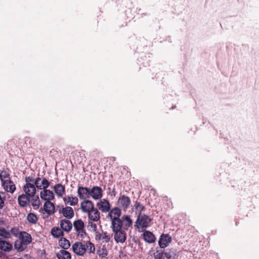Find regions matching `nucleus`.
<instances>
[{"instance_id": "obj_39", "label": "nucleus", "mask_w": 259, "mask_h": 259, "mask_svg": "<svg viewBox=\"0 0 259 259\" xmlns=\"http://www.w3.org/2000/svg\"><path fill=\"white\" fill-rule=\"evenodd\" d=\"M97 253L99 256L101 258H103L106 257L107 255V251L106 248L103 247L101 249H99L98 250Z\"/></svg>"}, {"instance_id": "obj_13", "label": "nucleus", "mask_w": 259, "mask_h": 259, "mask_svg": "<svg viewBox=\"0 0 259 259\" xmlns=\"http://www.w3.org/2000/svg\"><path fill=\"white\" fill-rule=\"evenodd\" d=\"M112 236L106 232H96L95 239L96 241H101L102 242L108 243L110 241Z\"/></svg>"}, {"instance_id": "obj_35", "label": "nucleus", "mask_w": 259, "mask_h": 259, "mask_svg": "<svg viewBox=\"0 0 259 259\" xmlns=\"http://www.w3.org/2000/svg\"><path fill=\"white\" fill-rule=\"evenodd\" d=\"M52 235L56 238H59L60 236H63V230L58 228H53L51 230Z\"/></svg>"}, {"instance_id": "obj_36", "label": "nucleus", "mask_w": 259, "mask_h": 259, "mask_svg": "<svg viewBox=\"0 0 259 259\" xmlns=\"http://www.w3.org/2000/svg\"><path fill=\"white\" fill-rule=\"evenodd\" d=\"M93 222L94 221H89L88 223L87 228H88L89 231H91V232H95L96 233V232H97L96 231L97 228V226Z\"/></svg>"}, {"instance_id": "obj_5", "label": "nucleus", "mask_w": 259, "mask_h": 259, "mask_svg": "<svg viewBox=\"0 0 259 259\" xmlns=\"http://www.w3.org/2000/svg\"><path fill=\"white\" fill-rule=\"evenodd\" d=\"M39 211L42 214L46 213L48 215H50L55 212V205L51 201H46L43 208H41Z\"/></svg>"}, {"instance_id": "obj_4", "label": "nucleus", "mask_w": 259, "mask_h": 259, "mask_svg": "<svg viewBox=\"0 0 259 259\" xmlns=\"http://www.w3.org/2000/svg\"><path fill=\"white\" fill-rule=\"evenodd\" d=\"M90 197L95 200L100 199L103 196V190L99 186H93L90 189Z\"/></svg>"}, {"instance_id": "obj_12", "label": "nucleus", "mask_w": 259, "mask_h": 259, "mask_svg": "<svg viewBox=\"0 0 259 259\" xmlns=\"http://www.w3.org/2000/svg\"><path fill=\"white\" fill-rule=\"evenodd\" d=\"M108 212V214L107 218L110 221L120 218L121 214V209L118 207H115L112 209L110 208V210Z\"/></svg>"}, {"instance_id": "obj_49", "label": "nucleus", "mask_w": 259, "mask_h": 259, "mask_svg": "<svg viewBox=\"0 0 259 259\" xmlns=\"http://www.w3.org/2000/svg\"><path fill=\"white\" fill-rule=\"evenodd\" d=\"M65 241H67V243H70V242L68 240H67V239H65Z\"/></svg>"}, {"instance_id": "obj_16", "label": "nucleus", "mask_w": 259, "mask_h": 259, "mask_svg": "<svg viewBox=\"0 0 259 259\" xmlns=\"http://www.w3.org/2000/svg\"><path fill=\"white\" fill-rule=\"evenodd\" d=\"M60 226L61 229L66 232H69L72 228V224L68 219H62L60 221Z\"/></svg>"}, {"instance_id": "obj_6", "label": "nucleus", "mask_w": 259, "mask_h": 259, "mask_svg": "<svg viewBox=\"0 0 259 259\" xmlns=\"http://www.w3.org/2000/svg\"><path fill=\"white\" fill-rule=\"evenodd\" d=\"M77 194L80 200H86L90 197V188L86 187L78 186Z\"/></svg>"}, {"instance_id": "obj_10", "label": "nucleus", "mask_w": 259, "mask_h": 259, "mask_svg": "<svg viewBox=\"0 0 259 259\" xmlns=\"http://www.w3.org/2000/svg\"><path fill=\"white\" fill-rule=\"evenodd\" d=\"M40 197L46 201H51L55 198V195L52 191L45 189L40 191Z\"/></svg>"}, {"instance_id": "obj_40", "label": "nucleus", "mask_w": 259, "mask_h": 259, "mask_svg": "<svg viewBox=\"0 0 259 259\" xmlns=\"http://www.w3.org/2000/svg\"><path fill=\"white\" fill-rule=\"evenodd\" d=\"M27 244H14V247L18 251H23L27 247Z\"/></svg>"}, {"instance_id": "obj_44", "label": "nucleus", "mask_w": 259, "mask_h": 259, "mask_svg": "<svg viewBox=\"0 0 259 259\" xmlns=\"http://www.w3.org/2000/svg\"><path fill=\"white\" fill-rule=\"evenodd\" d=\"M11 233L16 237L19 238V233H20L17 229L12 228L11 229Z\"/></svg>"}, {"instance_id": "obj_41", "label": "nucleus", "mask_w": 259, "mask_h": 259, "mask_svg": "<svg viewBox=\"0 0 259 259\" xmlns=\"http://www.w3.org/2000/svg\"><path fill=\"white\" fill-rule=\"evenodd\" d=\"M5 193L0 192V209H2L5 205Z\"/></svg>"}, {"instance_id": "obj_18", "label": "nucleus", "mask_w": 259, "mask_h": 259, "mask_svg": "<svg viewBox=\"0 0 259 259\" xmlns=\"http://www.w3.org/2000/svg\"><path fill=\"white\" fill-rule=\"evenodd\" d=\"M53 188L54 193L58 197H61L65 194V187L61 184H55Z\"/></svg>"}, {"instance_id": "obj_1", "label": "nucleus", "mask_w": 259, "mask_h": 259, "mask_svg": "<svg viewBox=\"0 0 259 259\" xmlns=\"http://www.w3.org/2000/svg\"><path fill=\"white\" fill-rule=\"evenodd\" d=\"M74 228L76 231L77 237L79 240H81V243H91L84 230V223L81 220L75 221L73 224ZM75 243H80L76 242Z\"/></svg>"}, {"instance_id": "obj_37", "label": "nucleus", "mask_w": 259, "mask_h": 259, "mask_svg": "<svg viewBox=\"0 0 259 259\" xmlns=\"http://www.w3.org/2000/svg\"><path fill=\"white\" fill-rule=\"evenodd\" d=\"M134 206L136 209V213H139V215H141V211L144 210L145 209V207L140 202H138L137 201L135 202Z\"/></svg>"}, {"instance_id": "obj_42", "label": "nucleus", "mask_w": 259, "mask_h": 259, "mask_svg": "<svg viewBox=\"0 0 259 259\" xmlns=\"http://www.w3.org/2000/svg\"><path fill=\"white\" fill-rule=\"evenodd\" d=\"M87 250H89V252H94L95 251V247L94 244H85Z\"/></svg>"}, {"instance_id": "obj_24", "label": "nucleus", "mask_w": 259, "mask_h": 259, "mask_svg": "<svg viewBox=\"0 0 259 259\" xmlns=\"http://www.w3.org/2000/svg\"><path fill=\"white\" fill-rule=\"evenodd\" d=\"M30 198L26 194H23L18 196V201L21 207H24L29 203Z\"/></svg>"}, {"instance_id": "obj_14", "label": "nucleus", "mask_w": 259, "mask_h": 259, "mask_svg": "<svg viewBox=\"0 0 259 259\" xmlns=\"http://www.w3.org/2000/svg\"><path fill=\"white\" fill-rule=\"evenodd\" d=\"M73 252L77 255H83L87 251L85 244H73L72 245Z\"/></svg>"}, {"instance_id": "obj_20", "label": "nucleus", "mask_w": 259, "mask_h": 259, "mask_svg": "<svg viewBox=\"0 0 259 259\" xmlns=\"http://www.w3.org/2000/svg\"><path fill=\"white\" fill-rule=\"evenodd\" d=\"M144 240L147 243H155L156 238L150 231H145L143 233Z\"/></svg>"}, {"instance_id": "obj_47", "label": "nucleus", "mask_w": 259, "mask_h": 259, "mask_svg": "<svg viewBox=\"0 0 259 259\" xmlns=\"http://www.w3.org/2000/svg\"><path fill=\"white\" fill-rule=\"evenodd\" d=\"M0 243H9V242L4 240H0Z\"/></svg>"}, {"instance_id": "obj_11", "label": "nucleus", "mask_w": 259, "mask_h": 259, "mask_svg": "<svg viewBox=\"0 0 259 259\" xmlns=\"http://www.w3.org/2000/svg\"><path fill=\"white\" fill-rule=\"evenodd\" d=\"M80 207L82 211L85 213L90 212L94 209L93 202L90 200H83L80 203Z\"/></svg>"}, {"instance_id": "obj_26", "label": "nucleus", "mask_w": 259, "mask_h": 259, "mask_svg": "<svg viewBox=\"0 0 259 259\" xmlns=\"http://www.w3.org/2000/svg\"><path fill=\"white\" fill-rule=\"evenodd\" d=\"M13 244H0V259H3L4 254L2 251H10L13 248Z\"/></svg>"}, {"instance_id": "obj_34", "label": "nucleus", "mask_w": 259, "mask_h": 259, "mask_svg": "<svg viewBox=\"0 0 259 259\" xmlns=\"http://www.w3.org/2000/svg\"><path fill=\"white\" fill-rule=\"evenodd\" d=\"M11 233L4 228H0V240L10 238Z\"/></svg>"}, {"instance_id": "obj_2", "label": "nucleus", "mask_w": 259, "mask_h": 259, "mask_svg": "<svg viewBox=\"0 0 259 259\" xmlns=\"http://www.w3.org/2000/svg\"><path fill=\"white\" fill-rule=\"evenodd\" d=\"M131 203V201L130 197L124 194H120L117 201V205L119 208L125 211L130 207Z\"/></svg>"}, {"instance_id": "obj_9", "label": "nucleus", "mask_w": 259, "mask_h": 259, "mask_svg": "<svg viewBox=\"0 0 259 259\" xmlns=\"http://www.w3.org/2000/svg\"><path fill=\"white\" fill-rule=\"evenodd\" d=\"M37 188L33 184H25L23 186V190L28 197H34L36 194Z\"/></svg>"}, {"instance_id": "obj_45", "label": "nucleus", "mask_w": 259, "mask_h": 259, "mask_svg": "<svg viewBox=\"0 0 259 259\" xmlns=\"http://www.w3.org/2000/svg\"><path fill=\"white\" fill-rule=\"evenodd\" d=\"M71 244H61V247L64 249H67L70 246Z\"/></svg>"}, {"instance_id": "obj_3", "label": "nucleus", "mask_w": 259, "mask_h": 259, "mask_svg": "<svg viewBox=\"0 0 259 259\" xmlns=\"http://www.w3.org/2000/svg\"><path fill=\"white\" fill-rule=\"evenodd\" d=\"M51 184V182L44 177H37L35 180V185L39 190L47 189Z\"/></svg>"}, {"instance_id": "obj_43", "label": "nucleus", "mask_w": 259, "mask_h": 259, "mask_svg": "<svg viewBox=\"0 0 259 259\" xmlns=\"http://www.w3.org/2000/svg\"><path fill=\"white\" fill-rule=\"evenodd\" d=\"M35 179L29 176L25 178V181L26 184H32L31 183H34L33 184L35 185Z\"/></svg>"}, {"instance_id": "obj_33", "label": "nucleus", "mask_w": 259, "mask_h": 259, "mask_svg": "<svg viewBox=\"0 0 259 259\" xmlns=\"http://www.w3.org/2000/svg\"><path fill=\"white\" fill-rule=\"evenodd\" d=\"M27 220L30 224H35L38 221V218L34 213L30 212L27 215Z\"/></svg>"}, {"instance_id": "obj_46", "label": "nucleus", "mask_w": 259, "mask_h": 259, "mask_svg": "<svg viewBox=\"0 0 259 259\" xmlns=\"http://www.w3.org/2000/svg\"><path fill=\"white\" fill-rule=\"evenodd\" d=\"M168 244H159V245L160 248H165L167 246Z\"/></svg>"}, {"instance_id": "obj_28", "label": "nucleus", "mask_w": 259, "mask_h": 259, "mask_svg": "<svg viewBox=\"0 0 259 259\" xmlns=\"http://www.w3.org/2000/svg\"><path fill=\"white\" fill-rule=\"evenodd\" d=\"M57 256L58 259H71V254L70 253L65 250H61L57 253Z\"/></svg>"}, {"instance_id": "obj_25", "label": "nucleus", "mask_w": 259, "mask_h": 259, "mask_svg": "<svg viewBox=\"0 0 259 259\" xmlns=\"http://www.w3.org/2000/svg\"><path fill=\"white\" fill-rule=\"evenodd\" d=\"M111 221V228L113 232L122 229V222L120 218L113 220Z\"/></svg>"}, {"instance_id": "obj_32", "label": "nucleus", "mask_w": 259, "mask_h": 259, "mask_svg": "<svg viewBox=\"0 0 259 259\" xmlns=\"http://www.w3.org/2000/svg\"><path fill=\"white\" fill-rule=\"evenodd\" d=\"M8 179H10V174L5 170H0V180L1 181L2 184L7 181Z\"/></svg>"}, {"instance_id": "obj_30", "label": "nucleus", "mask_w": 259, "mask_h": 259, "mask_svg": "<svg viewBox=\"0 0 259 259\" xmlns=\"http://www.w3.org/2000/svg\"><path fill=\"white\" fill-rule=\"evenodd\" d=\"M171 241V237L169 234H162L160 235L158 243H170Z\"/></svg>"}, {"instance_id": "obj_27", "label": "nucleus", "mask_w": 259, "mask_h": 259, "mask_svg": "<svg viewBox=\"0 0 259 259\" xmlns=\"http://www.w3.org/2000/svg\"><path fill=\"white\" fill-rule=\"evenodd\" d=\"M122 228L124 229H127L132 224V221L130 216L125 215L122 217Z\"/></svg>"}, {"instance_id": "obj_48", "label": "nucleus", "mask_w": 259, "mask_h": 259, "mask_svg": "<svg viewBox=\"0 0 259 259\" xmlns=\"http://www.w3.org/2000/svg\"><path fill=\"white\" fill-rule=\"evenodd\" d=\"M113 194L114 196H115V192L114 189H113Z\"/></svg>"}, {"instance_id": "obj_17", "label": "nucleus", "mask_w": 259, "mask_h": 259, "mask_svg": "<svg viewBox=\"0 0 259 259\" xmlns=\"http://www.w3.org/2000/svg\"><path fill=\"white\" fill-rule=\"evenodd\" d=\"M2 186L6 191L11 193H13L16 190L15 185L10 179H8L7 181L2 184Z\"/></svg>"}, {"instance_id": "obj_8", "label": "nucleus", "mask_w": 259, "mask_h": 259, "mask_svg": "<svg viewBox=\"0 0 259 259\" xmlns=\"http://www.w3.org/2000/svg\"><path fill=\"white\" fill-rule=\"evenodd\" d=\"M151 222V219L147 215H139L137 220V223L138 226L141 228L148 227Z\"/></svg>"}, {"instance_id": "obj_21", "label": "nucleus", "mask_w": 259, "mask_h": 259, "mask_svg": "<svg viewBox=\"0 0 259 259\" xmlns=\"http://www.w3.org/2000/svg\"><path fill=\"white\" fill-rule=\"evenodd\" d=\"M62 213L63 216L67 219H72L74 215L73 208L70 206H66L62 209Z\"/></svg>"}, {"instance_id": "obj_7", "label": "nucleus", "mask_w": 259, "mask_h": 259, "mask_svg": "<svg viewBox=\"0 0 259 259\" xmlns=\"http://www.w3.org/2000/svg\"><path fill=\"white\" fill-rule=\"evenodd\" d=\"M97 206L98 209L103 213L108 212L111 208L110 202L109 200L106 199H101L97 203Z\"/></svg>"}, {"instance_id": "obj_22", "label": "nucleus", "mask_w": 259, "mask_h": 259, "mask_svg": "<svg viewBox=\"0 0 259 259\" xmlns=\"http://www.w3.org/2000/svg\"><path fill=\"white\" fill-rule=\"evenodd\" d=\"M89 221L97 222L100 220V212L97 208H94L90 212H88Z\"/></svg>"}, {"instance_id": "obj_38", "label": "nucleus", "mask_w": 259, "mask_h": 259, "mask_svg": "<svg viewBox=\"0 0 259 259\" xmlns=\"http://www.w3.org/2000/svg\"><path fill=\"white\" fill-rule=\"evenodd\" d=\"M164 250H157L154 253L153 255L155 259H163Z\"/></svg>"}, {"instance_id": "obj_31", "label": "nucleus", "mask_w": 259, "mask_h": 259, "mask_svg": "<svg viewBox=\"0 0 259 259\" xmlns=\"http://www.w3.org/2000/svg\"><path fill=\"white\" fill-rule=\"evenodd\" d=\"M163 253V259H171L174 258L176 255V250L171 249L169 251H166L165 250Z\"/></svg>"}, {"instance_id": "obj_15", "label": "nucleus", "mask_w": 259, "mask_h": 259, "mask_svg": "<svg viewBox=\"0 0 259 259\" xmlns=\"http://www.w3.org/2000/svg\"><path fill=\"white\" fill-rule=\"evenodd\" d=\"M114 239L117 243H124L126 240V234L122 229L114 231Z\"/></svg>"}, {"instance_id": "obj_19", "label": "nucleus", "mask_w": 259, "mask_h": 259, "mask_svg": "<svg viewBox=\"0 0 259 259\" xmlns=\"http://www.w3.org/2000/svg\"><path fill=\"white\" fill-rule=\"evenodd\" d=\"M18 238L21 241L20 243H31L32 241L31 235L24 231L20 232Z\"/></svg>"}, {"instance_id": "obj_23", "label": "nucleus", "mask_w": 259, "mask_h": 259, "mask_svg": "<svg viewBox=\"0 0 259 259\" xmlns=\"http://www.w3.org/2000/svg\"><path fill=\"white\" fill-rule=\"evenodd\" d=\"M63 201L66 204L74 206L78 202V198L73 196H66L63 198Z\"/></svg>"}, {"instance_id": "obj_29", "label": "nucleus", "mask_w": 259, "mask_h": 259, "mask_svg": "<svg viewBox=\"0 0 259 259\" xmlns=\"http://www.w3.org/2000/svg\"><path fill=\"white\" fill-rule=\"evenodd\" d=\"M32 197L33 198L30 199L29 202H30L34 209H37L41 204L40 200L37 196Z\"/></svg>"}]
</instances>
